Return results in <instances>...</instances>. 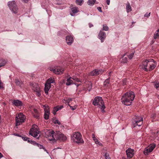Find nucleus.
<instances>
[{
  "label": "nucleus",
  "instance_id": "nucleus-1",
  "mask_svg": "<svg viewBox=\"0 0 159 159\" xmlns=\"http://www.w3.org/2000/svg\"><path fill=\"white\" fill-rule=\"evenodd\" d=\"M134 98L135 95L134 92L131 91L127 92L122 96L121 102L123 104L126 106H130Z\"/></svg>",
  "mask_w": 159,
  "mask_h": 159
},
{
  "label": "nucleus",
  "instance_id": "nucleus-2",
  "mask_svg": "<svg viewBox=\"0 0 159 159\" xmlns=\"http://www.w3.org/2000/svg\"><path fill=\"white\" fill-rule=\"evenodd\" d=\"M93 104L94 106H96L101 110L103 112H105V108L104 102L102 98L99 97H96L93 102Z\"/></svg>",
  "mask_w": 159,
  "mask_h": 159
},
{
  "label": "nucleus",
  "instance_id": "nucleus-3",
  "mask_svg": "<svg viewBox=\"0 0 159 159\" xmlns=\"http://www.w3.org/2000/svg\"><path fill=\"white\" fill-rule=\"evenodd\" d=\"M71 139L74 142L78 144L83 143H84L82 139V135L79 132L74 133L71 136Z\"/></svg>",
  "mask_w": 159,
  "mask_h": 159
},
{
  "label": "nucleus",
  "instance_id": "nucleus-4",
  "mask_svg": "<svg viewBox=\"0 0 159 159\" xmlns=\"http://www.w3.org/2000/svg\"><path fill=\"white\" fill-rule=\"evenodd\" d=\"M15 119L16 125L17 126L24 122L25 117L23 114L20 113L16 115Z\"/></svg>",
  "mask_w": 159,
  "mask_h": 159
},
{
  "label": "nucleus",
  "instance_id": "nucleus-5",
  "mask_svg": "<svg viewBox=\"0 0 159 159\" xmlns=\"http://www.w3.org/2000/svg\"><path fill=\"white\" fill-rule=\"evenodd\" d=\"M8 6L12 12L15 14L17 13L18 8L15 1L9 2L8 3Z\"/></svg>",
  "mask_w": 159,
  "mask_h": 159
},
{
  "label": "nucleus",
  "instance_id": "nucleus-6",
  "mask_svg": "<svg viewBox=\"0 0 159 159\" xmlns=\"http://www.w3.org/2000/svg\"><path fill=\"white\" fill-rule=\"evenodd\" d=\"M30 85L31 87L33 90L36 92V95L39 97L41 95L40 89L38 84L36 83H31Z\"/></svg>",
  "mask_w": 159,
  "mask_h": 159
},
{
  "label": "nucleus",
  "instance_id": "nucleus-7",
  "mask_svg": "<svg viewBox=\"0 0 159 159\" xmlns=\"http://www.w3.org/2000/svg\"><path fill=\"white\" fill-rule=\"evenodd\" d=\"M143 118L140 116H136L133 122V125L134 128L136 126H140L143 123Z\"/></svg>",
  "mask_w": 159,
  "mask_h": 159
},
{
  "label": "nucleus",
  "instance_id": "nucleus-8",
  "mask_svg": "<svg viewBox=\"0 0 159 159\" xmlns=\"http://www.w3.org/2000/svg\"><path fill=\"white\" fill-rule=\"evenodd\" d=\"M40 133V132L38 130L37 128H35L34 129L33 128H32L30 129L29 133L30 135L39 139L40 135H39V136L38 137H37L38 136V134Z\"/></svg>",
  "mask_w": 159,
  "mask_h": 159
},
{
  "label": "nucleus",
  "instance_id": "nucleus-9",
  "mask_svg": "<svg viewBox=\"0 0 159 159\" xmlns=\"http://www.w3.org/2000/svg\"><path fill=\"white\" fill-rule=\"evenodd\" d=\"M50 70L53 71V72L57 75L62 74L64 72V70L60 67H57L55 68H51Z\"/></svg>",
  "mask_w": 159,
  "mask_h": 159
},
{
  "label": "nucleus",
  "instance_id": "nucleus-10",
  "mask_svg": "<svg viewBox=\"0 0 159 159\" xmlns=\"http://www.w3.org/2000/svg\"><path fill=\"white\" fill-rule=\"evenodd\" d=\"M156 145L153 144L151 145V146H149V147L146 148L143 151V153L145 155H148L149 153L151 152L155 148Z\"/></svg>",
  "mask_w": 159,
  "mask_h": 159
},
{
  "label": "nucleus",
  "instance_id": "nucleus-11",
  "mask_svg": "<svg viewBox=\"0 0 159 159\" xmlns=\"http://www.w3.org/2000/svg\"><path fill=\"white\" fill-rule=\"evenodd\" d=\"M103 72V71L102 70L95 69L90 72V75L91 76H96L100 74H102Z\"/></svg>",
  "mask_w": 159,
  "mask_h": 159
},
{
  "label": "nucleus",
  "instance_id": "nucleus-12",
  "mask_svg": "<svg viewBox=\"0 0 159 159\" xmlns=\"http://www.w3.org/2000/svg\"><path fill=\"white\" fill-rule=\"evenodd\" d=\"M98 37L101 40V42H103L106 37L105 32L102 31H100L98 34Z\"/></svg>",
  "mask_w": 159,
  "mask_h": 159
},
{
  "label": "nucleus",
  "instance_id": "nucleus-13",
  "mask_svg": "<svg viewBox=\"0 0 159 159\" xmlns=\"http://www.w3.org/2000/svg\"><path fill=\"white\" fill-rule=\"evenodd\" d=\"M127 157L129 158H132L134 154V150L130 148H129L126 151Z\"/></svg>",
  "mask_w": 159,
  "mask_h": 159
},
{
  "label": "nucleus",
  "instance_id": "nucleus-14",
  "mask_svg": "<svg viewBox=\"0 0 159 159\" xmlns=\"http://www.w3.org/2000/svg\"><path fill=\"white\" fill-rule=\"evenodd\" d=\"M149 60H146L144 61L143 63L142 68L146 71H148V69L147 68V66L149 65Z\"/></svg>",
  "mask_w": 159,
  "mask_h": 159
},
{
  "label": "nucleus",
  "instance_id": "nucleus-15",
  "mask_svg": "<svg viewBox=\"0 0 159 159\" xmlns=\"http://www.w3.org/2000/svg\"><path fill=\"white\" fill-rule=\"evenodd\" d=\"M12 103L13 105L17 107L21 106L22 105V101L19 100H13Z\"/></svg>",
  "mask_w": 159,
  "mask_h": 159
},
{
  "label": "nucleus",
  "instance_id": "nucleus-16",
  "mask_svg": "<svg viewBox=\"0 0 159 159\" xmlns=\"http://www.w3.org/2000/svg\"><path fill=\"white\" fill-rule=\"evenodd\" d=\"M66 40L67 44L70 45L73 41V37L71 36H67L66 37Z\"/></svg>",
  "mask_w": 159,
  "mask_h": 159
},
{
  "label": "nucleus",
  "instance_id": "nucleus-17",
  "mask_svg": "<svg viewBox=\"0 0 159 159\" xmlns=\"http://www.w3.org/2000/svg\"><path fill=\"white\" fill-rule=\"evenodd\" d=\"M57 139L60 140L65 141L66 139V136L63 134L60 133L59 132L57 134Z\"/></svg>",
  "mask_w": 159,
  "mask_h": 159
},
{
  "label": "nucleus",
  "instance_id": "nucleus-18",
  "mask_svg": "<svg viewBox=\"0 0 159 159\" xmlns=\"http://www.w3.org/2000/svg\"><path fill=\"white\" fill-rule=\"evenodd\" d=\"M71 12L70 13V15L72 16H74L75 14L77 13L79 11V9L78 7H75L71 8Z\"/></svg>",
  "mask_w": 159,
  "mask_h": 159
},
{
  "label": "nucleus",
  "instance_id": "nucleus-19",
  "mask_svg": "<svg viewBox=\"0 0 159 159\" xmlns=\"http://www.w3.org/2000/svg\"><path fill=\"white\" fill-rule=\"evenodd\" d=\"M110 77H109L108 78L106 79L104 82L103 86L105 88H107L109 87L110 83Z\"/></svg>",
  "mask_w": 159,
  "mask_h": 159
},
{
  "label": "nucleus",
  "instance_id": "nucleus-20",
  "mask_svg": "<svg viewBox=\"0 0 159 159\" xmlns=\"http://www.w3.org/2000/svg\"><path fill=\"white\" fill-rule=\"evenodd\" d=\"M149 68L148 69V71H150L154 69L156 66V62L153 63H149Z\"/></svg>",
  "mask_w": 159,
  "mask_h": 159
},
{
  "label": "nucleus",
  "instance_id": "nucleus-21",
  "mask_svg": "<svg viewBox=\"0 0 159 159\" xmlns=\"http://www.w3.org/2000/svg\"><path fill=\"white\" fill-rule=\"evenodd\" d=\"M50 88V85L48 83H46L45 85L44 91L45 93H48V92Z\"/></svg>",
  "mask_w": 159,
  "mask_h": 159
},
{
  "label": "nucleus",
  "instance_id": "nucleus-22",
  "mask_svg": "<svg viewBox=\"0 0 159 159\" xmlns=\"http://www.w3.org/2000/svg\"><path fill=\"white\" fill-rule=\"evenodd\" d=\"M126 10L128 13L132 11L131 7L130 6L129 2H128L126 3Z\"/></svg>",
  "mask_w": 159,
  "mask_h": 159
},
{
  "label": "nucleus",
  "instance_id": "nucleus-23",
  "mask_svg": "<svg viewBox=\"0 0 159 159\" xmlns=\"http://www.w3.org/2000/svg\"><path fill=\"white\" fill-rule=\"evenodd\" d=\"M34 113H33V116L37 118H38L39 117V115L38 110L36 109H34Z\"/></svg>",
  "mask_w": 159,
  "mask_h": 159
},
{
  "label": "nucleus",
  "instance_id": "nucleus-24",
  "mask_svg": "<svg viewBox=\"0 0 159 159\" xmlns=\"http://www.w3.org/2000/svg\"><path fill=\"white\" fill-rule=\"evenodd\" d=\"M71 79L72 77H70L67 79V82L66 84V85L68 86L72 84L73 81L71 80Z\"/></svg>",
  "mask_w": 159,
  "mask_h": 159
},
{
  "label": "nucleus",
  "instance_id": "nucleus-25",
  "mask_svg": "<svg viewBox=\"0 0 159 159\" xmlns=\"http://www.w3.org/2000/svg\"><path fill=\"white\" fill-rule=\"evenodd\" d=\"M43 108L44 110V113H50L49 107L48 105H45L43 106Z\"/></svg>",
  "mask_w": 159,
  "mask_h": 159
},
{
  "label": "nucleus",
  "instance_id": "nucleus-26",
  "mask_svg": "<svg viewBox=\"0 0 159 159\" xmlns=\"http://www.w3.org/2000/svg\"><path fill=\"white\" fill-rule=\"evenodd\" d=\"M60 109L61 108H59L57 107H55L53 109L52 113L54 115H55L56 114V112Z\"/></svg>",
  "mask_w": 159,
  "mask_h": 159
},
{
  "label": "nucleus",
  "instance_id": "nucleus-27",
  "mask_svg": "<svg viewBox=\"0 0 159 159\" xmlns=\"http://www.w3.org/2000/svg\"><path fill=\"white\" fill-rule=\"evenodd\" d=\"M92 84L90 83L86 84L87 90L89 91H90L92 89Z\"/></svg>",
  "mask_w": 159,
  "mask_h": 159
},
{
  "label": "nucleus",
  "instance_id": "nucleus-28",
  "mask_svg": "<svg viewBox=\"0 0 159 159\" xmlns=\"http://www.w3.org/2000/svg\"><path fill=\"white\" fill-rule=\"evenodd\" d=\"M6 64V62L5 60L3 59H0V68L4 66Z\"/></svg>",
  "mask_w": 159,
  "mask_h": 159
},
{
  "label": "nucleus",
  "instance_id": "nucleus-29",
  "mask_svg": "<svg viewBox=\"0 0 159 159\" xmlns=\"http://www.w3.org/2000/svg\"><path fill=\"white\" fill-rule=\"evenodd\" d=\"M96 0H89L88 1V4L89 5H93L95 2Z\"/></svg>",
  "mask_w": 159,
  "mask_h": 159
},
{
  "label": "nucleus",
  "instance_id": "nucleus-30",
  "mask_svg": "<svg viewBox=\"0 0 159 159\" xmlns=\"http://www.w3.org/2000/svg\"><path fill=\"white\" fill-rule=\"evenodd\" d=\"M15 83L16 85L19 86H21V85L23 83L21 81L18 80H15Z\"/></svg>",
  "mask_w": 159,
  "mask_h": 159
},
{
  "label": "nucleus",
  "instance_id": "nucleus-31",
  "mask_svg": "<svg viewBox=\"0 0 159 159\" xmlns=\"http://www.w3.org/2000/svg\"><path fill=\"white\" fill-rule=\"evenodd\" d=\"M54 82V80L52 78H49L48 79L46 83L48 84H49L51 85V83H52Z\"/></svg>",
  "mask_w": 159,
  "mask_h": 159
},
{
  "label": "nucleus",
  "instance_id": "nucleus-32",
  "mask_svg": "<svg viewBox=\"0 0 159 159\" xmlns=\"http://www.w3.org/2000/svg\"><path fill=\"white\" fill-rule=\"evenodd\" d=\"M125 56L124 54L122 57V62L124 63H126L128 61L127 57H125Z\"/></svg>",
  "mask_w": 159,
  "mask_h": 159
},
{
  "label": "nucleus",
  "instance_id": "nucleus-33",
  "mask_svg": "<svg viewBox=\"0 0 159 159\" xmlns=\"http://www.w3.org/2000/svg\"><path fill=\"white\" fill-rule=\"evenodd\" d=\"M37 146L40 149H44V150L47 153H48V152H47V150H46V149H45V148H44V147L43 146V145H41L39 143H38V144H37Z\"/></svg>",
  "mask_w": 159,
  "mask_h": 159
},
{
  "label": "nucleus",
  "instance_id": "nucleus-34",
  "mask_svg": "<svg viewBox=\"0 0 159 159\" xmlns=\"http://www.w3.org/2000/svg\"><path fill=\"white\" fill-rule=\"evenodd\" d=\"M84 2L83 0H76V4L79 5L81 6Z\"/></svg>",
  "mask_w": 159,
  "mask_h": 159
},
{
  "label": "nucleus",
  "instance_id": "nucleus-35",
  "mask_svg": "<svg viewBox=\"0 0 159 159\" xmlns=\"http://www.w3.org/2000/svg\"><path fill=\"white\" fill-rule=\"evenodd\" d=\"M109 30L108 27L107 25H103V30H105L106 31H107Z\"/></svg>",
  "mask_w": 159,
  "mask_h": 159
},
{
  "label": "nucleus",
  "instance_id": "nucleus-36",
  "mask_svg": "<svg viewBox=\"0 0 159 159\" xmlns=\"http://www.w3.org/2000/svg\"><path fill=\"white\" fill-rule=\"evenodd\" d=\"M50 113H44V118L45 120H48V119L49 117V116Z\"/></svg>",
  "mask_w": 159,
  "mask_h": 159
},
{
  "label": "nucleus",
  "instance_id": "nucleus-37",
  "mask_svg": "<svg viewBox=\"0 0 159 159\" xmlns=\"http://www.w3.org/2000/svg\"><path fill=\"white\" fill-rule=\"evenodd\" d=\"M154 38L156 39L159 38V33L156 31L154 35Z\"/></svg>",
  "mask_w": 159,
  "mask_h": 159
},
{
  "label": "nucleus",
  "instance_id": "nucleus-38",
  "mask_svg": "<svg viewBox=\"0 0 159 159\" xmlns=\"http://www.w3.org/2000/svg\"><path fill=\"white\" fill-rule=\"evenodd\" d=\"M72 79L75 81H76L78 82H81L80 80V79H79L78 78L76 77V76H73L72 78Z\"/></svg>",
  "mask_w": 159,
  "mask_h": 159
},
{
  "label": "nucleus",
  "instance_id": "nucleus-39",
  "mask_svg": "<svg viewBox=\"0 0 159 159\" xmlns=\"http://www.w3.org/2000/svg\"><path fill=\"white\" fill-rule=\"evenodd\" d=\"M54 133L53 131H50L49 132V134L48 136H51L52 138H54Z\"/></svg>",
  "mask_w": 159,
  "mask_h": 159
},
{
  "label": "nucleus",
  "instance_id": "nucleus-40",
  "mask_svg": "<svg viewBox=\"0 0 159 159\" xmlns=\"http://www.w3.org/2000/svg\"><path fill=\"white\" fill-rule=\"evenodd\" d=\"M53 122L55 124H58L59 125H60L61 124V122L57 120L53 119Z\"/></svg>",
  "mask_w": 159,
  "mask_h": 159
},
{
  "label": "nucleus",
  "instance_id": "nucleus-41",
  "mask_svg": "<svg viewBox=\"0 0 159 159\" xmlns=\"http://www.w3.org/2000/svg\"><path fill=\"white\" fill-rule=\"evenodd\" d=\"M104 156L105 159H111L109 154L107 153V152H106L105 153Z\"/></svg>",
  "mask_w": 159,
  "mask_h": 159
},
{
  "label": "nucleus",
  "instance_id": "nucleus-42",
  "mask_svg": "<svg viewBox=\"0 0 159 159\" xmlns=\"http://www.w3.org/2000/svg\"><path fill=\"white\" fill-rule=\"evenodd\" d=\"M134 52H132V53L130 54L129 56H128V57H129V58L130 59H131L133 57L134 55Z\"/></svg>",
  "mask_w": 159,
  "mask_h": 159
},
{
  "label": "nucleus",
  "instance_id": "nucleus-43",
  "mask_svg": "<svg viewBox=\"0 0 159 159\" xmlns=\"http://www.w3.org/2000/svg\"><path fill=\"white\" fill-rule=\"evenodd\" d=\"M154 84L156 88H157L159 87V83L158 82L157 83V82H154Z\"/></svg>",
  "mask_w": 159,
  "mask_h": 159
},
{
  "label": "nucleus",
  "instance_id": "nucleus-44",
  "mask_svg": "<svg viewBox=\"0 0 159 159\" xmlns=\"http://www.w3.org/2000/svg\"><path fill=\"white\" fill-rule=\"evenodd\" d=\"M150 117L151 118L153 119H154L156 117V115L154 113H152Z\"/></svg>",
  "mask_w": 159,
  "mask_h": 159
},
{
  "label": "nucleus",
  "instance_id": "nucleus-45",
  "mask_svg": "<svg viewBox=\"0 0 159 159\" xmlns=\"http://www.w3.org/2000/svg\"><path fill=\"white\" fill-rule=\"evenodd\" d=\"M72 99L70 98H68L67 100H65V99H64V100L65 101V102H66L67 103H68V104H69V102L70 101H71L72 100Z\"/></svg>",
  "mask_w": 159,
  "mask_h": 159
},
{
  "label": "nucleus",
  "instance_id": "nucleus-46",
  "mask_svg": "<svg viewBox=\"0 0 159 159\" xmlns=\"http://www.w3.org/2000/svg\"><path fill=\"white\" fill-rule=\"evenodd\" d=\"M94 141L96 144H98L100 146H102V145L101 143H100L99 141H98V139L96 140H95V141Z\"/></svg>",
  "mask_w": 159,
  "mask_h": 159
},
{
  "label": "nucleus",
  "instance_id": "nucleus-47",
  "mask_svg": "<svg viewBox=\"0 0 159 159\" xmlns=\"http://www.w3.org/2000/svg\"><path fill=\"white\" fill-rule=\"evenodd\" d=\"M150 12L148 14L147 13L144 14V16L147 17V18H148L150 16Z\"/></svg>",
  "mask_w": 159,
  "mask_h": 159
},
{
  "label": "nucleus",
  "instance_id": "nucleus-48",
  "mask_svg": "<svg viewBox=\"0 0 159 159\" xmlns=\"http://www.w3.org/2000/svg\"><path fill=\"white\" fill-rule=\"evenodd\" d=\"M22 139L25 141H26L28 139V138L27 137H21Z\"/></svg>",
  "mask_w": 159,
  "mask_h": 159
},
{
  "label": "nucleus",
  "instance_id": "nucleus-49",
  "mask_svg": "<svg viewBox=\"0 0 159 159\" xmlns=\"http://www.w3.org/2000/svg\"><path fill=\"white\" fill-rule=\"evenodd\" d=\"M148 60H149V61H149V63H150V62H151V63H152V62H153V63L156 62L153 59H149Z\"/></svg>",
  "mask_w": 159,
  "mask_h": 159
},
{
  "label": "nucleus",
  "instance_id": "nucleus-50",
  "mask_svg": "<svg viewBox=\"0 0 159 159\" xmlns=\"http://www.w3.org/2000/svg\"><path fill=\"white\" fill-rule=\"evenodd\" d=\"M68 105H69V106H70V109L73 111H74V110H75V109H76V107H75V106H70L69 105V104Z\"/></svg>",
  "mask_w": 159,
  "mask_h": 159
},
{
  "label": "nucleus",
  "instance_id": "nucleus-51",
  "mask_svg": "<svg viewBox=\"0 0 159 159\" xmlns=\"http://www.w3.org/2000/svg\"><path fill=\"white\" fill-rule=\"evenodd\" d=\"M92 135L93 140L95 141V140L97 139L95 137L94 134H92Z\"/></svg>",
  "mask_w": 159,
  "mask_h": 159
},
{
  "label": "nucleus",
  "instance_id": "nucleus-52",
  "mask_svg": "<svg viewBox=\"0 0 159 159\" xmlns=\"http://www.w3.org/2000/svg\"><path fill=\"white\" fill-rule=\"evenodd\" d=\"M97 9L100 12H102V9H101V7H97Z\"/></svg>",
  "mask_w": 159,
  "mask_h": 159
},
{
  "label": "nucleus",
  "instance_id": "nucleus-53",
  "mask_svg": "<svg viewBox=\"0 0 159 159\" xmlns=\"http://www.w3.org/2000/svg\"><path fill=\"white\" fill-rule=\"evenodd\" d=\"M38 143H37L35 141H34V142H33V143H32V144L34 145H36L37 146Z\"/></svg>",
  "mask_w": 159,
  "mask_h": 159
},
{
  "label": "nucleus",
  "instance_id": "nucleus-54",
  "mask_svg": "<svg viewBox=\"0 0 159 159\" xmlns=\"http://www.w3.org/2000/svg\"><path fill=\"white\" fill-rule=\"evenodd\" d=\"M106 0V3L108 5H109L110 3V0Z\"/></svg>",
  "mask_w": 159,
  "mask_h": 159
},
{
  "label": "nucleus",
  "instance_id": "nucleus-55",
  "mask_svg": "<svg viewBox=\"0 0 159 159\" xmlns=\"http://www.w3.org/2000/svg\"><path fill=\"white\" fill-rule=\"evenodd\" d=\"M22 0V1L25 3H27L28 1H29V0Z\"/></svg>",
  "mask_w": 159,
  "mask_h": 159
},
{
  "label": "nucleus",
  "instance_id": "nucleus-56",
  "mask_svg": "<svg viewBox=\"0 0 159 159\" xmlns=\"http://www.w3.org/2000/svg\"><path fill=\"white\" fill-rule=\"evenodd\" d=\"M89 26L90 28H91L93 26V25L92 24L89 23Z\"/></svg>",
  "mask_w": 159,
  "mask_h": 159
},
{
  "label": "nucleus",
  "instance_id": "nucleus-57",
  "mask_svg": "<svg viewBox=\"0 0 159 159\" xmlns=\"http://www.w3.org/2000/svg\"><path fill=\"white\" fill-rule=\"evenodd\" d=\"M2 157H3L2 155V154L1 152H0V158H1Z\"/></svg>",
  "mask_w": 159,
  "mask_h": 159
},
{
  "label": "nucleus",
  "instance_id": "nucleus-58",
  "mask_svg": "<svg viewBox=\"0 0 159 159\" xmlns=\"http://www.w3.org/2000/svg\"><path fill=\"white\" fill-rule=\"evenodd\" d=\"M59 108H61V109L63 107L62 106H57Z\"/></svg>",
  "mask_w": 159,
  "mask_h": 159
},
{
  "label": "nucleus",
  "instance_id": "nucleus-59",
  "mask_svg": "<svg viewBox=\"0 0 159 159\" xmlns=\"http://www.w3.org/2000/svg\"><path fill=\"white\" fill-rule=\"evenodd\" d=\"M30 139L29 138H28V139L27 140V142L29 143H30Z\"/></svg>",
  "mask_w": 159,
  "mask_h": 159
},
{
  "label": "nucleus",
  "instance_id": "nucleus-60",
  "mask_svg": "<svg viewBox=\"0 0 159 159\" xmlns=\"http://www.w3.org/2000/svg\"><path fill=\"white\" fill-rule=\"evenodd\" d=\"M111 72H109V73H108V76H109V77H110L111 74Z\"/></svg>",
  "mask_w": 159,
  "mask_h": 159
},
{
  "label": "nucleus",
  "instance_id": "nucleus-61",
  "mask_svg": "<svg viewBox=\"0 0 159 159\" xmlns=\"http://www.w3.org/2000/svg\"><path fill=\"white\" fill-rule=\"evenodd\" d=\"M34 141H33L32 140H30V143L32 144V143H33V142H34Z\"/></svg>",
  "mask_w": 159,
  "mask_h": 159
},
{
  "label": "nucleus",
  "instance_id": "nucleus-62",
  "mask_svg": "<svg viewBox=\"0 0 159 159\" xmlns=\"http://www.w3.org/2000/svg\"><path fill=\"white\" fill-rule=\"evenodd\" d=\"M34 141H33L32 140H30V143L32 144V143H33V142H34Z\"/></svg>",
  "mask_w": 159,
  "mask_h": 159
},
{
  "label": "nucleus",
  "instance_id": "nucleus-63",
  "mask_svg": "<svg viewBox=\"0 0 159 159\" xmlns=\"http://www.w3.org/2000/svg\"><path fill=\"white\" fill-rule=\"evenodd\" d=\"M80 84H77V86L78 87L79 86Z\"/></svg>",
  "mask_w": 159,
  "mask_h": 159
},
{
  "label": "nucleus",
  "instance_id": "nucleus-64",
  "mask_svg": "<svg viewBox=\"0 0 159 159\" xmlns=\"http://www.w3.org/2000/svg\"><path fill=\"white\" fill-rule=\"evenodd\" d=\"M157 32H158L159 33V29H158L157 31H156Z\"/></svg>",
  "mask_w": 159,
  "mask_h": 159
}]
</instances>
